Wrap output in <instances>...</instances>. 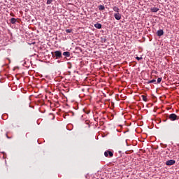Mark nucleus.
<instances>
[{"label":"nucleus","instance_id":"obj_1","mask_svg":"<svg viewBox=\"0 0 179 179\" xmlns=\"http://www.w3.org/2000/svg\"><path fill=\"white\" fill-rule=\"evenodd\" d=\"M52 58H56V59H59V58H62V52L59 50H57L55 52H52Z\"/></svg>","mask_w":179,"mask_h":179},{"label":"nucleus","instance_id":"obj_2","mask_svg":"<svg viewBox=\"0 0 179 179\" xmlns=\"http://www.w3.org/2000/svg\"><path fill=\"white\" fill-rule=\"evenodd\" d=\"M169 120L171 121H176L177 120H179V117L176 113H171L169 115Z\"/></svg>","mask_w":179,"mask_h":179},{"label":"nucleus","instance_id":"obj_3","mask_svg":"<svg viewBox=\"0 0 179 179\" xmlns=\"http://www.w3.org/2000/svg\"><path fill=\"white\" fill-rule=\"evenodd\" d=\"M105 157H113L114 156V153L110 150H106L104 152Z\"/></svg>","mask_w":179,"mask_h":179},{"label":"nucleus","instance_id":"obj_4","mask_svg":"<svg viewBox=\"0 0 179 179\" xmlns=\"http://www.w3.org/2000/svg\"><path fill=\"white\" fill-rule=\"evenodd\" d=\"M166 166H173L176 164V160L174 159H170L166 162Z\"/></svg>","mask_w":179,"mask_h":179},{"label":"nucleus","instance_id":"obj_5","mask_svg":"<svg viewBox=\"0 0 179 179\" xmlns=\"http://www.w3.org/2000/svg\"><path fill=\"white\" fill-rule=\"evenodd\" d=\"M114 17L116 20H121V14H120V13H115Z\"/></svg>","mask_w":179,"mask_h":179},{"label":"nucleus","instance_id":"obj_6","mask_svg":"<svg viewBox=\"0 0 179 179\" xmlns=\"http://www.w3.org/2000/svg\"><path fill=\"white\" fill-rule=\"evenodd\" d=\"M164 34V31H163V29H159L157 32V36H158L159 37H162V36H163Z\"/></svg>","mask_w":179,"mask_h":179},{"label":"nucleus","instance_id":"obj_7","mask_svg":"<svg viewBox=\"0 0 179 179\" xmlns=\"http://www.w3.org/2000/svg\"><path fill=\"white\" fill-rule=\"evenodd\" d=\"M151 12H159V8H156V7H153L151 8Z\"/></svg>","mask_w":179,"mask_h":179},{"label":"nucleus","instance_id":"obj_8","mask_svg":"<svg viewBox=\"0 0 179 179\" xmlns=\"http://www.w3.org/2000/svg\"><path fill=\"white\" fill-rule=\"evenodd\" d=\"M94 27H96V29H101V24L96 23L94 24Z\"/></svg>","mask_w":179,"mask_h":179},{"label":"nucleus","instance_id":"obj_9","mask_svg":"<svg viewBox=\"0 0 179 179\" xmlns=\"http://www.w3.org/2000/svg\"><path fill=\"white\" fill-rule=\"evenodd\" d=\"M63 55L64 57H71V53L69 52H64Z\"/></svg>","mask_w":179,"mask_h":179},{"label":"nucleus","instance_id":"obj_10","mask_svg":"<svg viewBox=\"0 0 179 179\" xmlns=\"http://www.w3.org/2000/svg\"><path fill=\"white\" fill-rule=\"evenodd\" d=\"M113 10L114 12H117V13H120V8H118L117 6L113 7Z\"/></svg>","mask_w":179,"mask_h":179},{"label":"nucleus","instance_id":"obj_11","mask_svg":"<svg viewBox=\"0 0 179 179\" xmlns=\"http://www.w3.org/2000/svg\"><path fill=\"white\" fill-rule=\"evenodd\" d=\"M98 8L99 10H104L106 9V7H104L103 5H99Z\"/></svg>","mask_w":179,"mask_h":179},{"label":"nucleus","instance_id":"obj_12","mask_svg":"<svg viewBox=\"0 0 179 179\" xmlns=\"http://www.w3.org/2000/svg\"><path fill=\"white\" fill-rule=\"evenodd\" d=\"M10 23H12V24H15V23H16V19L15 18H11L10 19Z\"/></svg>","mask_w":179,"mask_h":179},{"label":"nucleus","instance_id":"obj_13","mask_svg":"<svg viewBox=\"0 0 179 179\" xmlns=\"http://www.w3.org/2000/svg\"><path fill=\"white\" fill-rule=\"evenodd\" d=\"M101 43H106L107 41V39L106 38V37H102L101 38Z\"/></svg>","mask_w":179,"mask_h":179},{"label":"nucleus","instance_id":"obj_14","mask_svg":"<svg viewBox=\"0 0 179 179\" xmlns=\"http://www.w3.org/2000/svg\"><path fill=\"white\" fill-rule=\"evenodd\" d=\"M141 97H142L143 101H148V98L146 97V96L142 95Z\"/></svg>","mask_w":179,"mask_h":179},{"label":"nucleus","instance_id":"obj_15","mask_svg":"<svg viewBox=\"0 0 179 179\" xmlns=\"http://www.w3.org/2000/svg\"><path fill=\"white\" fill-rule=\"evenodd\" d=\"M162 78H157V84L160 83L162 82Z\"/></svg>","mask_w":179,"mask_h":179},{"label":"nucleus","instance_id":"obj_16","mask_svg":"<svg viewBox=\"0 0 179 179\" xmlns=\"http://www.w3.org/2000/svg\"><path fill=\"white\" fill-rule=\"evenodd\" d=\"M156 83V80L153 79V80H151L148 81V83Z\"/></svg>","mask_w":179,"mask_h":179},{"label":"nucleus","instance_id":"obj_17","mask_svg":"<svg viewBox=\"0 0 179 179\" xmlns=\"http://www.w3.org/2000/svg\"><path fill=\"white\" fill-rule=\"evenodd\" d=\"M52 2V0H47V5L51 4Z\"/></svg>","mask_w":179,"mask_h":179},{"label":"nucleus","instance_id":"obj_18","mask_svg":"<svg viewBox=\"0 0 179 179\" xmlns=\"http://www.w3.org/2000/svg\"><path fill=\"white\" fill-rule=\"evenodd\" d=\"M66 33H72V29H66Z\"/></svg>","mask_w":179,"mask_h":179},{"label":"nucleus","instance_id":"obj_19","mask_svg":"<svg viewBox=\"0 0 179 179\" xmlns=\"http://www.w3.org/2000/svg\"><path fill=\"white\" fill-rule=\"evenodd\" d=\"M136 59H137L138 61H141V59H143L142 57H136Z\"/></svg>","mask_w":179,"mask_h":179},{"label":"nucleus","instance_id":"obj_20","mask_svg":"<svg viewBox=\"0 0 179 179\" xmlns=\"http://www.w3.org/2000/svg\"><path fill=\"white\" fill-rule=\"evenodd\" d=\"M166 121H167V119H166V120H164V122H166Z\"/></svg>","mask_w":179,"mask_h":179}]
</instances>
